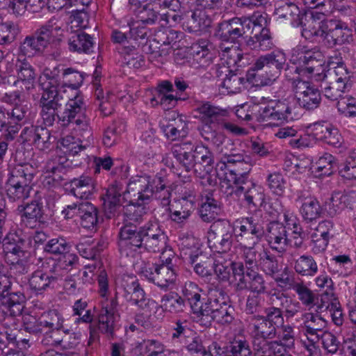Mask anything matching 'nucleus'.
I'll use <instances>...</instances> for the list:
<instances>
[{"mask_svg": "<svg viewBox=\"0 0 356 356\" xmlns=\"http://www.w3.org/2000/svg\"><path fill=\"white\" fill-rule=\"evenodd\" d=\"M168 237L156 222H149L138 227L127 223L119 232L118 248L121 257H134L138 250L161 252V258L173 257L172 250L168 245Z\"/></svg>", "mask_w": 356, "mask_h": 356, "instance_id": "2", "label": "nucleus"}, {"mask_svg": "<svg viewBox=\"0 0 356 356\" xmlns=\"http://www.w3.org/2000/svg\"><path fill=\"white\" fill-rule=\"evenodd\" d=\"M13 280L7 267L0 264V304L8 309L11 316H16L22 313L26 298L24 287L13 284Z\"/></svg>", "mask_w": 356, "mask_h": 356, "instance_id": "7", "label": "nucleus"}, {"mask_svg": "<svg viewBox=\"0 0 356 356\" xmlns=\"http://www.w3.org/2000/svg\"><path fill=\"white\" fill-rule=\"evenodd\" d=\"M294 270L302 276H314L318 271V266L312 256L302 255L295 261Z\"/></svg>", "mask_w": 356, "mask_h": 356, "instance_id": "43", "label": "nucleus"}, {"mask_svg": "<svg viewBox=\"0 0 356 356\" xmlns=\"http://www.w3.org/2000/svg\"><path fill=\"white\" fill-rule=\"evenodd\" d=\"M44 337L41 343L44 346L57 347L63 340L64 334H69L70 330L65 329L62 314L56 309L49 310L42 316Z\"/></svg>", "mask_w": 356, "mask_h": 356, "instance_id": "11", "label": "nucleus"}, {"mask_svg": "<svg viewBox=\"0 0 356 356\" xmlns=\"http://www.w3.org/2000/svg\"><path fill=\"white\" fill-rule=\"evenodd\" d=\"M325 33L324 38L332 45H341L349 41L348 35L343 29L339 22L334 20L325 21Z\"/></svg>", "mask_w": 356, "mask_h": 356, "instance_id": "33", "label": "nucleus"}, {"mask_svg": "<svg viewBox=\"0 0 356 356\" xmlns=\"http://www.w3.org/2000/svg\"><path fill=\"white\" fill-rule=\"evenodd\" d=\"M118 297L115 294V297L103 307L99 316V329L109 339H113L115 337L113 315L118 312Z\"/></svg>", "mask_w": 356, "mask_h": 356, "instance_id": "23", "label": "nucleus"}, {"mask_svg": "<svg viewBox=\"0 0 356 356\" xmlns=\"http://www.w3.org/2000/svg\"><path fill=\"white\" fill-rule=\"evenodd\" d=\"M152 6L147 3L138 10L137 17L143 24H154L159 19V14L154 10Z\"/></svg>", "mask_w": 356, "mask_h": 356, "instance_id": "61", "label": "nucleus"}, {"mask_svg": "<svg viewBox=\"0 0 356 356\" xmlns=\"http://www.w3.org/2000/svg\"><path fill=\"white\" fill-rule=\"evenodd\" d=\"M275 281L279 286L294 291L302 282L301 279L296 277L293 273H288L287 269L284 270L280 277L275 278Z\"/></svg>", "mask_w": 356, "mask_h": 356, "instance_id": "60", "label": "nucleus"}, {"mask_svg": "<svg viewBox=\"0 0 356 356\" xmlns=\"http://www.w3.org/2000/svg\"><path fill=\"white\" fill-rule=\"evenodd\" d=\"M231 268L233 275V286L236 292H241L248 290L249 286V273H250L251 268H246L242 262H232Z\"/></svg>", "mask_w": 356, "mask_h": 356, "instance_id": "34", "label": "nucleus"}, {"mask_svg": "<svg viewBox=\"0 0 356 356\" xmlns=\"http://www.w3.org/2000/svg\"><path fill=\"white\" fill-rule=\"evenodd\" d=\"M63 86L62 87L58 86L59 88L62 89L64 86H67L71 88L72 90H74V97L78 95L77 89L82 84L83 81V76L79 72L73 70L72 68H67L63 71ZM62 93L65 92V90H61Z\"/></svg>", "mask_w": 356, "mask_h": 356, "instance_id": "48", "label": "nucleus"}, {"mask_svg": "<svg viewBox=\"0 0 356 356\" xmlns=\"http://www.w3.org/2000/svg\"><path fill=\"white\" fill-rule=\"evenodd\" d=\"M254 21V28H251L249 33L254 34L245 41L246 45L252 50L254 51H268L271 49L273 42L270 35L269 30L263 27L261 22L265 21V18L260 15Z\"/></svg>", "mask_w": 356, "mask_h": 356, "instance_id": "16", "label": "nucleus"}, {"mask_svg": "<svg viewBox=\"0 0 356 356\" xmlns=\"http://www.w3.org/2000/svg\"><path fill=\"white\" fill-rule=\"evenodd\" d=\"M325 68L326 67L324 65L323 73L326 74V76L321 79V80L328 79L340 81L341 83L348 86L351 75L346 65L334 66L327 71H325ZM318 80L320 81V79Z\"/></svg>", "mask_w": 356, "mask_h": 356, "instance_id": "50", "label": "nucleus"}, {"mask_svg": "<svg viewBox=\"0 0 356 356\" xmlns=\"http://www.w3.org/2000/svg\"><path fill=\"white\" fill-rule=\"evenodd\" d=\"M34 173L31 165H17L12 168L8 180L20 182L22 185L31 184L33 179Z\"/></svg>", "mask_w": 356, "mask_h": 356, "instance_id": "45", "label": "nucleus"}, {"mask_svg": "<svg viewBox=\"0 0 356 356\" xmlns=\"http://www.w3.org/2000/svg\"><path fill=\"white\" fill-rule=\"evenodd\" d=\"M300 199L302 201L300 213L305 222H312L321 216L322 209L317 199L313 197H300Z\"/></svg>", "mask_w": 356, "mask_h": 356, "instance_id": "36", "label": "nucleus"}, {"mask_svg": "<svg viewBox=\"0 0 356 356\" xmlns=\"http://www.w3.org/2000/svg\"><path fill=\"white\" fill-rule=\"evenodd\" d=\"M185 306L184 298L176 292H170L161 297V307L165 312L173 314L182 312Z\"/></svg>", "mask_w": 356, "mask_h": 356, "instance_id": "40", "label": "nucleus"}, {"mask_svg": "<svg viewBox=\"0 0 356 356\" xmlns=\"http://www.w3.org/2000/svg\"><path fill=\"white\" fill-rule=\"evenodd\" d=\"M275 14L280 19H284L293 26H302V13L298 6L289 0H279L275 3Z\"/></svg>", "mask_w": 356, "mask_h": 356, "instance_id": "22", "label": "nucleus"}, {"mask_svg": "<svg viewBox=\"0 0 356 356\" xmlns=\"http://www.w3.org/2000/svg\"><path fill=\"white\" fill-rule=\"evenodd\" d=\"M220 212V203L213 197V192L207 191L199 210L201 219L205 222H214Z\"/></svg>", "mask_w": 356, "mask_h": 356, "instance_id": "31", "label": "nucleus"}, {"mask_svg": "<svg viewBox=\"0 0 356 356\" xmlns=\"http://www.w3.org/2000/svg\"><path fill=\"white\" fill-rule=\"evenodd\" d=\"M234 233V228L229 220L217 219L212 222L207 232L209 248L218 253L229 252L233 245Z\"/></svg>", "mask_w": 356, "mask_h": 356, "instance_id": "9", "label": "nucleus"}, {"mask_svg": "<svg viewBox=\"0 0 356 356\" xmlns=\"http://www.w3.org/2000/svg\"><path fill=\"white\" fill-rule=\"evenodd\" d=\"M82 161L73 163V161L68 156L63 153L61 150L54 157L49 160L46 165V172L51 173L53 180L58 183L65 180L68 169L81 165Z\"/></svg>", "mask_w": 356, "mask_h": 356, "instance_id": "20", "label": "nucleus"}, {"mask_svg": "<svg viewBox=\"0 0 356 356\" xmlns=\"http://www.w3.org/2000/svg\"><path fill=\"white\" fill-rule=\"evenodd\" d=\"M38 81L42 90L39 102L40 114L46 126L53 125L57 117L60 124L66 127L85 109L82 97L76 95L73 98H70L64 111L58 113V109L63 105L65 97L62 94L61 89L58 88V72L56 68L53 70L45 68Z\"/></svg>", "mask_w": 356, "mask_h": 356, "instance_id": "1", "label": "nucleus"}, {"mask_svg": "<svg viewBox=\"0 0 356 356\" xmlns=\"http://www.w3.org/2000/svg\"><path fill=\"white\" fill-rule=\"evenodd\" d=\"M296 99L293 95L278 100L274 106L261 107L254 114L256 120L266 125H280L293 119L296 114Z\"/></svg>", "mask_w": 356, "mask_h": 356, "instance_id": "8", "label": "nucleus"}, {"mask_svg": "<svg viewBox=\"0 0 356 356\" xmlns=\"http://www.w3.org/2000/svg\"><path fill=\"white\" fill-rule=\"evenodd\" d=\"M164 264H152L151 267L146 268L144 271L145 277L159 288L168 291L170 286H172L177 278V273L170 265L172 262L171 257L163 259Z\"/></svg>", "mask_w": 356, "mask_h": 356, "instance_id": "13", "label": "nucleus"}, {"mask_svg": "<svg viewBox=\"0 0 356 356\" xmlns=\"http://www.w3.org/2000/svg\"><path fill=\"white\" fill-rule=\"evenodd\" d=\"M126 191L124 190L123 185L117 181L111 184L107 188L103 200L104 210L108 218L115 216L124 202Z\"/></svg>", "mask_w": 356, "mask_h": 356, "instance_id": "19", "label": "nucleus"}, {"mask_svg": "<svg viewBox=\"0 0 356 356\" xmlns=\"http://www.w3.org/2000/svg\"><path fill=\"white\" fill-rule=\"evenodd\" d=\"M295 292L297 293L300 303L309 309L315 306L316 293L306 286L302 281Z\"/></svg>", "mask_w": 356, "mask_h": 356, "instance_id": "57", "label": "nucleus"}, {"mask_svg": "<svg viewBox=\"0 0 356 356\" xmlns=\"http://www.w3.org/2000/svg\"><path fill=\"white\" fill-rule=\"evenodd\" d=\"M286 61L285 54L281 51L261 56L248 70L247 79L261 86L269 85L279 77Z\"/></svg>", "mask_w": 356, "mask_h": 356, "instance_id": "5", "label": "nucleus"}, {"mask_svg": "<svg viewBox=\"0 0 356 356\" xmlns=\"http://www.w3.org/2000/svg\"><path fill=\"white\" fill-rule=\"evenodd\" d=\"M70 193L75 197L87 200L93 193L95 182L92 177L82 175L70 182Z\"/></svg>", "mask_w": 356, "mask_h": 356, "instance_id": "32", "label": "nucleus"}, {"mask_svg": "<svg viewBox=\"0 0 356 356\" xmlns=\"http://www.w3.org/2000/svg\"><path fill=\"white\" fill-rule=\"evenodd\" d=\"M249 286L248 291L253 293L263 294L266 292L267 287L262 275L254 269H251L248 275Z\"/></svg>", "mask_w": 356, "mask_h": 356, "instance_id": "58", "label": "nucleus"}, {"mask_svg": "<svg viewBox=\"0 0 356 356\" xmlns=\"http://www.w3.org/2000/svg\"><path fill=\"white\" fill-rule=\"evenodd\" d=\"M31 107L29 104H18L7 112L8 118L15 124H24L30 120Z\"/></svg>", "mask_w": 356, "mask_h": 356, "instance_id": "51", "label": "nucleus"}, {"mask_svg": "<svg viewBox=\"0 0 356 356\" xmlns=\"http://www.w3.org/2000/svg\"><path fill=\"white\" fill-rule=\"evenodd\" d=\"M296 104L298 103L302 108L311 111L318 108L321 102V92L307 81L298 80L294 82Z\"/></svg>", "mask_w": 356, "mask_h": 356, "instance_id": "14", "label": "nucleus"}, {"mask_svg": "<svg viewBox=\"0 0 356 356\" xmlns=\"http://www.w3.org/2000/svg\"><path fill=\"white\" fill-rule=\"evenodd\" d=\"M264 315H259L262 318L272 323L275 327L278 329L280 325L284 323L283 310L280 307L275 306H269L264 309Z\"/></svg>", "mask_w": 356, "mask_h": 356, "instance_id": "59", "label": "nucleus"}, {"mask_svg": "<svg viewBox=\"0 0 356 356\" xmlns=\"http://www.w3.org/2000/svg\"><path fill=\"white\" fill-rule=\"evenodd\" d=\"M199 118L203 123L202 128L210 129L212 125L219 123L227 114L225 109L220 108L207 102L199 105L196 108Z\"/></svg>", "mask_w": 356, "mask_h": 356, "instance_id": "24", "label": "nucleus"}, {"mask_svg": "<svg viewBox=\"0 0 356 356\" xmlns=\"http://www.w3.org/2000/svg\"><path fill=\"white\" fill-rule=\"evenodd\" d=\"M42 51L38 41L33 34L26 36L19 47V56L31 58Z\"/></svg>", "mask_w": 356, "mask_h": 356, "instance_id": "49", "label": "nucleus"}, {"mask_svg": "<svg viewBox=\"0 0 356 356\" xmlns=\"http://www.w3.org/2000/svg\"><path fill=\"white\" fill-rule=\"evenodd\" d=\"M348 86L341 83L340 81L328 80L323 88V93L326 98L335 101L341 97L345 92Z\"/></svg>", "mask_w": 356, "mask_h": 356, "instance_id": "56", "label": "nucleus"}, {"mask_svg": "<svg viewBox=\"0 0 356 356\" xmlns=\"http://www.w3.org/2000/svg\"><path fill=\"white\" fill-rule=\"evenodd\" d=\"M171 152L173 157L185 172L188 173L193 170L195 173L196 163L194 161L193 144L191 143L174 145Z\"/></svg>", "mask_w": 356, "mask_h": 356, "instance_id": "26", "label": "nucleus"}, {"mask_svg": "<svg viewBox=\"0 0 356 356\" xmlns=\"http://www.w3.org/2000/svg\"><path fill=\"white\" fill-rule=\"evenodd\" d=\"M251 333L252 344L257 350L256 356H266L270 353H276L277 347L282 343L281 340H275L279 337L278 329L265 321L259 314L252 317Z\"/></svg>", "mask_w": 356, "mask_h": 356, "instance_id": "6", "label": "nucleus"}, {"mask_svg": "<svg viewBox=\"0 0 356 356\" xmlns=\"http://www.w3.org/2000/svg\"><path fill=\"white\" fill-rule=\"evenodd\" d=\"M266 236L271 250L279 254H284L286 251L290 240L288 237V230L283 223L277 221L268 223Z\"/></svg>", "mask_w": 356, "mask_h": 356, "instance_id": "15", "label": "nucleus"}, {"mask_svg": "<svg viewBox=\"0 0 356 356\" xmlns=\"http://www.w3.org/2000/svg\"><path fill=\"white\" fill-rule=\"evenodd\" d=\"M201 289L194 283L190 282L186 286L184 291V296L186 297L191 308L193 311V318L195 321L201 326H203V319L207 314L206 308L209 307V298L206 302H203L201 299Z\"/></svg>", "mask_w": 356, "mask_h": 356, "instance_id": "18", "label": "nucleus"}, {"mask_svg": "<svg viewBox=\"0 0 356 356\" xmlns=\"http://www.w3.org/2000/svg\"><path fill=\"white\" fill-rule=\"evenodd\" d=\"M210 24V20L206 19L205 13L200 10H195L190 18L183 24L185 31L197 33L206 29Z\"/></svg>", "mask_w": 356, "mask_h": 356, "instance_id": "41", "label": "nucleus"}, {"mask_svg": "<svg viewBox=\"0 0 356 356\" xmlns=\"http://www.w3.org/2000/svg\"><path fill=\"white\" fill-rule=\"evenodd\" d=\"M124 291L130 295L129 300L140 309H145L148 307L149 300L145 297L144 290L140 287L137 280H131V283H127L124 286Z\"/></svg>", "mask_w": 356, "mask_h": 356, "instance_id": "39", "label": "nucleus"}, {"mask_svg": "<svg viewBox=\"0 0 356 356\" xmlns=\"http://www.w3.org/2000/svg\"><path fill=\"white\" fill-rule=\"evenodd\" d=\"M179 249L181 257L191 264H195L202 256L200 241L193 236H186L179 238Z\"/></svg>", "mask_w": 356, "mask_h": 356, "instance_id": "28", "label": "nucleus"}, {"mask_svg": "<svg viewBox=\"0 0 356 356\" xmlns=\"http://www.w3.org/2000/svg\"><path fill=\"white\" fill-rule=\"evenodd\" d=\"M69 46L72 51L88 53L93 47V42L88 34L76 33L69 38Z\"/></svg>", "mask_w": 356, "mask_h": 356, "instance_id": "44", "label": "nucleus"}, {"mask_svg": "<svg viewBox=\"0 0 356 356\" xmlns=\"http://www.w3.org/2000/svg\"><path fill=\"white\" fill-rule=\"evenodd\" d=\"M123 56V63L134 68L140 67L144 62L143 56L132 47H122L119 49Z\"/></svg>", "mask_w": 356, "mask_h": 356, "instance_id": "53", "label": "nucleus"}, {"mask_svg": "<svg viewBox=\"0 0 356 356\" xmlns=\"http://www.w3.org/2000/svg\"><path fill=\"white\" fill-rule=\"evenodd\" d=\"M218 298H209V307L206 308L204 327H209L213 321L220 324H229L234 320V309L226 300L228 298L222 290L216 291Z\"/></svg>", "mask_w": 356, "mask_h": 356, "instance_id": "10", "label": "nucleus"}, {"mask_svg": "<svg viewBox=\"0 0 356 356\" xmlns=\"http://www.w3.org/2000/svg\"><path fill=\"white\" fill-rule=\"evenodd\" d=\"M319 314L309 312L302 315L303 328L307 334L319 337V333L326 327L327 322Z\"/></svg>", "mask_w": 356, "mask_h": 356, "instance_id": "38", "label": "nucleus"}, {"mask_svg": "<svg viewBox=\"0 0 356 356\" xmlns=\"http://www.w3.org/2000/svg\"><path fill=\"white\" fill-rule=\"evenodd\" d=\"M20 216L21 225L33 229L44 222L43 205L33 200L26 205H19L17 209Z\"/></svg>", "mask_w": 356, "mask_h": 356, "instance_id": "17", "label": "nucleus"}, {"mask_svg": "<svg viewBox=\"0 0 356 356\" xmlns=\"http://www.w3.org/2000/svg\"><path fill=\"white\" fill-rule=\"evenodd\" d=\"M70 249V244L63 238L49 240L44 246V251L52 254L62 255Z\"/></svg>", "mask_w": 356, "mask_h": 356, "instance_id": "63", "label": "nucleus"}, {"mask_svg": "<svg viewBox=\"0 0 356 356\" xmlns=\"http://www.w3.org/2000/svg\"><path fill=\"white\" fill-rule=\"evenodd\" d=\"M276 300H280L282 307L284 308L283 315L288 319L293 318L298 315L301 309L300 302L289 299L283 293H274L270 296V300L274 301Z\"/></svg>", "mask_w": 356, "mask_h": 356, "instance_id": "46", "label": "nucleus"}, {"mask_svg": "<svg viewBox=\"0 0 356 356\" xmlns=\"http://www.w3.org/2000/svg\"><path fill=\"white\" fill-rule=\"evenodd\" d=\"M152 197L161 201L164 206L170 204L171 197V188L167 186L164 179L161 177H155L152 179Z\"/></svg>", "mask_w": 356, "mask_h": 356, "instance_id": "42", "label": "nucleus"}, {"mask_svg": "<svg viewBox=\"0 0 356 356\" xmlns=\"http://www.w3.org/2000/svg\"><path fill=\"white\" fill-rule=\"evenodd\" d=\"M78 217L81 225L86 229L94 227L98 222L97 208L88 201L79 202Z\"/></svg>", "mask_w": 356, "mask_h": 356, "instance_id": "37", "label": "nucleus"}, {"mask_svg": "<svg viewBox=\"0 0 356 356\" xmlns=\"http://www.w3.org/2000/svg\"><path fill=\"white\" fill-rule=\"evenodd\" d=\"M152 179L147 175L132 177L128 184V188L137 195L136 204L140 205L148 202L152 197Z\"/></svg>", "mask_w": 356, "mask_h": 356, "instance_id": "27", "label": "nucleus"}, {"mask_svg": "<svg viewBox=\"0 0 356 356\" xmlns=\"http://www.w3.org/2000/svg\"><path fill=\"white\" fill-rule=\"evenodd\" d=\"M290 63L284 66L286 76L292 80L293 88L294 82L299 79L300 75H314L316 79H323L326 76L324 72L325 59L319 48L309 47L307 45L299 44L291 50Z\"/></svg>", "mask_w": 356, "mask_h": 356, "instance_id": "4", "label": "nucleus"}, {"mask_svg": "<svg viewBox=\"0 0 356 356\" xmlns=\"http://www.w3.org/2000/svg\"><path fill=\"white\" fill-rule=\"evenodd\" d=\"M337 106L338 111L346 117H356V99L352 97L341 98Z\"/></svg>", "mask_w": 356, "mask_h": 356, "instance_id": "64", "label": "nucleus"}, {"mask_svg": "<svg viewBox=\"0 0 356 356\" xmlns=\"http://www.w3.org/2000/svg\"><path fill=\"white\" fill-rule=\"evenodd\" d=\"M353 200V203H356V193H351L348 195H342L339 197L338 195H334L330 198V202L328 204L329 209L327 212L330 216H335L338 212L342 210L344 205L342 202L346 204H350V202Z\"/></svg>", "mask_w": 356, "mask_h": 356, "instance_id": "52", "label": "nucleus"}, {"mask_svg": "<svg viewBox=\"0 0 356 356\" xmlns=\"http://www.w3.org/2000/svg\"><path fill=\"white\" fill-rule=\"evenodd\" d=\"M225 173V183L227 185L225 193L243 197L249 209H256L264 202L265 195L262 188L257 185L249 177L251 165L246 160L241 161Z\"/></svg>", "mask_w": 356, "mask_h": 356, "instance_id": "3", "label": "nucleus"}, {"mask_svg": "<svg viewBox=\"0 0 356 356\" xmlns=\"http://www.w3.org/2000/svg\"><path fill=\"white\" fill-rule=\"evenodd\" d=\"M336 165L334 157L330 154H325L316 162V171L320 176H329L332 174Z\"/></svg>", "mask_w": 356, "mask_h": 356, "instance_id": "62", "label": "nucleus"}, {"mask_svg": "<svg viewBox=\"0 0 356 356\" xmlns=\"http://www.w3.org/2000/svg\"><path fill=\"white\" fill-rule=\"evenodd\" d=\"M254 28V21L250 18L234 17L218 24L216 35L222 42L234 44Z\"/></svg>", "mask_w": 356, "mask_h": 356, "instance_id": "12", "label": "nucleus"}, {"mask_svg": "<svg viewBox=\"0 0 356 356\" xmlns=\"http://www.w3.org/2000/svg\"><path fill=\"white\" fill-rule=\"evenodd\" d=\"M59 277L53 276L42 270H35L29 279V286L32 292L36 295L42 294L44 291L58 282Z\"/></svg>", "mask_w": 356, "mask_h": 356, "instance_id": "29", "label": "nucleus"}, {"mask_svg": "<svg viewBox=\"0 0 356 356\" xmlns=\"http://www.w3.org/2000/svg\"><path fill=\"white\" fill-rule=\"evenodd\" d=\"M56 22L57 19L55 17H52L47 24L40 26L33 33L43 51L54 40V31L60 29V27L56 24Z\"/></svg>", "mask_w": 356, "mask_h": 356, "instance_id": "35", "label": "nucleus"}, {"mask_svg": "<svg viewBox=\"0 0 356 356\" xmlns=\"http://www.w3.org/2000/svg\"><path fill=\"white\" fill-rule=\"evenodd\" d=\"M179 35V33L178 31L170 29L158 31L156 32L153 39V42L159 45L155 47V48L160 49L163 46H170L172 43L177 42Z\"/></svg>", "mask_w": 356, "mask_h": 356, "instance_id": "54", "label": "nucleus"}, {"mask_svg": "<svg viewBox=\"0 0 356 356\" xmlns=\"http://www.w3.org/2000/svg\"><path fill=\"white\" fill-rule=\"evenodd\" d=\"M61 145L63 147L60 149L61 153L67 154L68 158L75 156L86 148V145H83L79 140H76L72 136H66L63 138Z\"/></svg>", "mask_w": 356, "mask_h": 356, "instance_id": "55", "label": "nucleus"}, {"mask_svg": "<svg viewBox=\"0 0 356 356\" xmlns=\"http://www.w3.org/2000/svg\"><path fill=\"white\" fill-rule=\"evenodd\" d=\"M259 266L266 275L270 277H273L280 271L277 257L266 250L263 251L262 256L259 258Z\"/></svg>", "mask_w": 356, "mask_h": 356, "instance_id": "47", "label": "nucleus"}, {"mask_svg": "<svg viewBox=\"0 0 356 356\" xmlns=\"http://www.w3.org/2000/svg\"><path fill=\"white\" fill-rule=\"evenodd\" d=\"M314 134L317 139L329 145L339 147L342 143V137L339 130L331 124L316 123L314 125Z\"/></svg>", "mask_w": 356, "mask_h": 356, "instance_id": "30", "label": "nucleus"}, {"mask_svg": "<svg viewBox=\"0 0 356 356\" xmlns=\"http://www.w3.org/2000/svg\"><path fill=\"white\" fill-rule=\"evenodd\" d=\"M15 69L17 79L14 81L13 86L26 91L33 88L35 73L33 67L27 61L26 58H17Z\"/></svg>", "mask_w": 356, "mask_h": 356, "instance_id": "21", "label": "nucleus"}, {"mask_svg": "<svg viewBox=\"0 0 356 356\" xmlns=\"http://www.w3.org/2000/svg\"><path fill=\"white\" fill-rule=\"evenodd\" d=\"M193 150L194 161L196 163L195 174L203 177L209 174L213 168V154L208 147L203 145H193Z\"/></svg>", "mask_w": 356, "mask_h": 356, "instance_id": "25", "label": "nucleus"}]
</instances>
